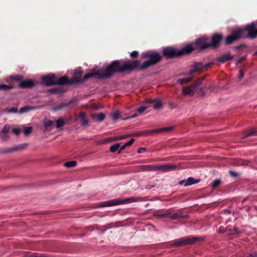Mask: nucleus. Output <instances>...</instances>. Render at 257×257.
Listing matches in <instances>:
<instances>
[{
  "label": "nucleus",
  "instance_id": "obj_36",
  "mask_svg": "<svg viewBox=\"0 0 257 257\" xmlns=\"http://www.w3.org/2000/svg\"><path fill=\"white\" fill-rule=\"evenodd\" d=\"M2 139L4 141H8L10 139V137L8 135H6V134H4V135L2 136Z\"/></svg>",
  "mask_w": 257,
  "mask_h": 257
},
{
  "label": "nucleus",
  "instance_id": "obj_13",
  "mask_svg": "<svg viewBox=\"0 0 257 257\" xmlns=\"http://www.w3.org/2000/svg\"><path fill=\"white\" fill-rule=\"evenodd\" d=\"M91 116L92 118V119L95 121H102L105 118V114H104L103 113H94L91 114Z\"/></svg>",
  "mask_w": 257,
  "mask_h": 257
},
{
  "label": "nucleus",
  "instance_id": "obj_52",
  "mask_svg": "<svg viewBox=\"0 0 257 257\" xmlns=\"http://www.w3.org/2000/svg\"><path fill=\"white\" fill-rule=\"evenodd\" d=\"M256 53L257 54V52H256Z\"/></svg>",
  "mask_w": 257,
  "mask_h": 257
},
{
  "label": "nucleus",
  "instance_id": "obj_47",
  "mask_svg": "<svg viewBox=\"0 0 257 257\" xmlns=\"http://www.w3.org/2000/svg\"><path fill=\"white\" fill-rule=\"evenodd\" d=\"M82 73V70L81 69H78L75 70V73L76 74H80Z\"/></svg>",
  "mask_w": 257,
  "mask_h": 257
},
{
  "label": "nucleus",
  "instance_id": "obj_38",
  "mask_svg": "<svg viewBox=\"0 0 257 257\" xmlns=\"http://www.w3.org/2000/svg\"><path fill=\"white\" fill-rule=\"evenodd\" d=\"M27 146V144H22V145H21L19 146L16 149V150H22V149H23L25 148Z\"/></svg>",
  "mask_w": 257,
  "mask_h": 257
},
{
  "label": "nucleus",
  "instance_id": "obj_1",
  "mask_svg": "<svg viewBox=\"0 0 257 257\" xmlns=\"http://www.w3.org/2000/svg\"><path fill=\"white\" fill-rule=\"evenodd\" d=\"M141 57L144 59L148 58L149 60L144 62L142 65H140L139 61H125L122 66H120L118 61H114L107 67L104 73H102L101 70H93L91 73L86 74L82 81L92 77H96L98 78H109L113 73L116 72L132 71L135 69H144L156 64L161 59V56L159 53L153 51L144 53Z\"/></svg>",
  "mask_w": 257,
  "mask_h": 257
},
{
  "label": "nucleus",
  "instance_id": "obj_32",
  "mask_svg": "<svg viewBox=\"0 0 257 257\" xmlns=\"http://www.w3.org/2000/svg\"><path fill=\"white\" fill-rule=\"evenodd\" d=\"M253 135H257V132L255 131H251V132L247 133L243 138H246Z\"/></svg>",
  "mask_w": 257,
  "mask_h": 257
},
{
  "label": "nucleus",
  "instance_id": "obj_7",
  "mask_svg": "<svg viewBox=\"0 0 257 257\" xmlns=\"http://www.w3.org/2000/svg\"><path fill=\"white\" fill-rule=\"evenodd\" d=\"M201 80H198L196 82L188 87H184L182 89V93L184 95L193 96L195 91L199 88Z\"/></svg>",
  "mask_w": 257,
  "mask_h": 257
},
{
  "label": "nucleus",
  "instance_id": "obj_24",
  "mask_svg": "<svg viewBox=\"0 0 257 257\" xmlns=\"http://www.w3.org/2000/svg\"><path fill=\"white\" fill-rule=\"evenodd\" d=\"M64 125V121L62 118H60L56 120V127L57 128H60L63 126Z\"/></svg>",
  "mask_w": 257,
  "mask_h": 257
},
{
  "label": "nucleus",
  "instance_id": "obj_10",
  "mask_svg": "<svg viewBox=\"0 0 257 257\" xmlns=\"http://www.w3.org/2000/svg\"><path fill=\"white\" fill-rule=\"evenodd\" d=\"M177 168V166L174 165H156V171H160L164 173L174 170Z\"/></svg>",
  "mask_w": 257,
  "mask_h": 257
},
{
  "label": "nucleus",
  "instance_id": "obj_26",
  "mask_svg": "<svg viewBox=\"0 0 257 257\" xmlns=\"http://www.w3.org/2000/svg\"><path fill=\"white\" fill-rule=\"evenodd\" d=\"M10 128H11L10 125L8 124H7L4 126L3 129L2 130L1 133L2 134H6L10 131Z\"/></svg>",
  "mask_w": 257,
  "mask_h": 257
},
{
  "label": "nucleus",
  "instance_id": "obj_42",
  "mask_svg": "<svg viewBox=\"0 0 257 257\" xmlns=\"http://www.w3.org/2000/svg\"><path fill=\"white\" fill-rule=\"evenodd\" d=\"M243 77V73L241 70H240L239 71V74L238 77L239 79H241Z\"/></svg>",
  "mask_w": 257,
  "mask_h": 257
},
{
  "label": "nucleus",
  "instance_id": "obj_16",
  "mask_svg": "<svg viewBox=\"0 0 257 257\" xmlns=\"http://www.w3.org/2000/svg\"><path fill=\"white\" fill-rule=\"evenodd\" d=\"M192 77H193V75L190 74V72H189V74L188 75H187L183 78H179L177 80V82L181 84H185V83L189 82L191 80Z\"/></svg>",
  "mask_w": 257,
  "mask_h": 257
},
{
  "label": "nucleus",
  "instance_id": "obj_45",
  "mask_svg": "<svg viewBox=\"0 0 257 257\" xmlns=\"http://www.w3.org/2000/svg\"><path fill=\"white\" fill-rule=\"evenodd\" d=\"M145 150H146V149L145 148H141L138 149V152L139 153H142V152L145 151Z\"/></svg>",
  "mask_w": 257,
  "mask_h": 257
},
{
  "label": "nucleus",
  "instance_id": "obj_31",
  "mask_svg": "<svg viewBox=\"0 0 257 257\" xmlns=\"http://www.w3.org/2000/svg\"><path fill=\"white\" fill-rule=\"evenodd\" d=\"M11 78L14 80L20 81V82L23 81V76L21 75H16L14 76H12L11 77Z\"/></svg>",
  "mask_w": 257,
  "mask_h": 257
},
{
  "label": "nucleus",
  "instance_id": "obj_39",
  "mask_svg": "<svg viewBox=\"0 0 257 257\" xmlns=\"http://www.w3.org/2000/svg\"><path fill=\"white\" fill-rule=\"evenodd\" d=\"M138 55V52L135 51L131 53V56L132 57H137Z\"/></svg>",
  "mask_w": 257,
  "mask_h": 257
},
{
  "label": "nucleus",
  "instance_id": "obj_15",
  "mask_svg": "<svg viewBox=\"0 0 257 257\" xmlns=\"http://www.w3.org/2000/svg\"><path fill=\"white\" fill-rule=\"evenodd\" d=\"M233 57L231 56L229 53L221 55L217 58V61L220 63H224L227 61L232 60Z\"/></svg>",
  "mask_w": 257,
  "mask_h": 257
},
{
  "label": "nucleus",
  "instance_id": "obj_20",
  "mask_svg": "<svg viewBox=\"0 0 257 257\" xmlns=\"http://www.w3.org/2000/svg\"><path fill=\"white\" fill-rule=\"evenodd\" d=\"M36 108V107L27 105V106L21 107L20 109L19 112L20 113H23L28 112V111L32 110H34Z\"/></svg>",
  "mask_w": 257,
  "mask_h": 257
},
{
  "label": "nucleus",
  "instance_id": "obj_37",
  "mask_svg": "<svg viewBox=\"0 0 257 257\" xmlns=\"http://www.w3.org/2000/svg\"><path fill=\"white\" fill-rule=\"evenodd\" d=\"M81 121L82 124L83 125H86L88 123V120L86 118V117L81 119Z\"/></svg>",
  "mask_w": 257,
  "mask_h": 257
},
{
  "label": "nucleus",
  "instance_id": "obj_35",
  "mask_svg": "<svg viewBox=\"0 0 257 257\" xmlns=\"http://www.w3.org/2000/svg\"><path fill=\"white\" fill-rule=\"evenodd\" d=\"M18 111V109L15 107H12L7 110V112L9 113H16Z\"/></svg>",
  "mask_w": 257,
  "mask_h": 257
},
{
  "label": "nucleus",
  "instance_id": "obj_6",
  "mask_svg": "<svg viewBox=\"0 0 257 257\" xmlns=\"http://www.w3.org/2000/svg\"><path fill=\"white\" fill-rule=\"evenodd\" d=\"M193 47V49H204L210 47L209 43V39L208 37H203L199 38L196 40L195 43L193 44H190Z\"/></svg>",
  "mask_w": 257,
  "mask_h": 257
},
{
  "label": "nucleus",
  "instance_id": "obj_25",
  "mask_svg": "<svg viewBox=\"0 0 257 257\" xmlns=\"http://www.w3.org/2000/svg\"><path fill=\"white\" fill-rule=\"evenodd\" d=\"M119 146H120L119 144H116L114 145L111 146L109 149V150L111 152H112V153L115 152V151H116L118 150Z\"/></svg>",
  "mask_w": 257,
  "mask_h": 257
},
{
  "label": "nucleus",
  "instance_id": "obj_44",
  "mask_svg": "<svg viewBox=\"0 0 257 257\" xmlns=\"http://www.w3.org/2000/svg\"><path fill=\"white\" fill-rule=\"evenodd\" d=\"M126 147H127V145H125V143L124 144H123V145H122L120 147V149L119 151H118V153H120L121 151L124 150Z\"/></svg>",
  "mask_w": 257,
  "mask_h": 257
},
{
  "label": "nucleus",
  "instance_id": "obj_12",
  "mask_svg": "<svg viewBox=\"0 0 257 257\" xmlns=\"http://www.w3.org/2000/svg\"><path fill=\"white\" fill-rule=\"evenodd\" d=\"M221 38L222 37L221 35L218 34L214 35L212 37L211 42H209L210 47L215 48L220 41Z\"/></svg>",
  "mask_w": 257,
  "mask_h": 257
},
{
  "label": "nucleus",
  "instance_id": "obj_17",
  "mask_svg": "<svg viewBox=\"0 0 257 257\" xmlns=\"http://www.w3.org/2000/svg\"><path fill=\"white\" fill-rule=\"evenodd\" d=\"M197 183L194 181V179L192 177H189L186 180H183L179 182L180 185H184L185 186H189Z\"/></svg>",
  "mask_w": 257,
  "mask_h": 257
},
{
  "label": "nucleus",
  "instance_id": "obj_30",
  "mask_svg": "<svg viewBox=\"0 0 257 257\" xmlns=\"http://www.w3.org/2000/svg\"><path fill=\"white\" fill-rule=\"evenodd\" d=\"M32 131V127H26L24 129V134L26 135V136H27L28 135H29L31 133Z\"/></svg>",
  "mask_w": 257,
  "mask_h": 257
},
{
  "label": "nucleus",
  "instance_id": "obj_8",
  "mask_svg": "<svg viewBox=\"0 0 257 257\" xmlns=\"http://www.w3.org/2000/svg\"><path fill=\"white\" fill-rule=\"evenodd\" d=\"M199 240H200V238L198 237H193L192 238H182L174 242L173 245L175 246L184 245L190 243H193Z\"/></svg>",
  "mask_w": 257,
  "mask_h": 257
},
{
  "label": "nucleus",
  "instance_id": "obj_51",
  "mask_svg": "<svg viewBox=\"0 0 257 257\" xmlns=\"http://www.w3.org/2000/svg\"><path fill=\"white\" fill-rule=\"evenodd\" d=\"M229 172H230V173L232 175H233V176L234 175V174H233V172H232L230 171Z\"/></svg>",
  "mask_w": 257,
  "mask_h": 257
},
{
  "label": "nucleus",
  "instance_id": "obj_19",
  "mask_svg": "<svg viewBox=\"0 0 257 257\" xmlns=\"http://www.w3.org/2000/svg\"><path fill=\"white\" fill-rule=\"evenodd\" d=\"M150 103L153 104V106L156 109H158L162 106V103L160 100L150 99L149 100Z\"/></svg>",
  "mask_w": 257,
  "mask_h": 257
},
{
  "label": "nucleus",
  "instance_id": "obj_43",
  "mask_svg": "<svg viewBox=\"0 0 257 257\" xmlns=\"http://www.w3.org/2000/svg\"><path fill=\"white\" fill-rule=\"evenodd\" d=\"M139 113L138 112H136L135 113H134L132 116H130V117H126V119H128V118H135L136 117H137L138 115H139Z\"/></svg>",
  "mask_w": 257,
  "mask_h": 257
},
{
  "label": "nucleus",
  "instance_id": "obj_49",
  "mask_svg": "<svg viewBox=\"0 0 257 257\" xmlns=\"http://www.w3.org/2000/svg\"><path fill=\"white\" fill-rule=\"evenodd\" d=\"M82 81L81 80L78 79V78H77L76 77H74V79H73V81L74 82H79V81Z\"/></svg>",
  "mask_w": 257,
  "mask_h": 257
},
{
  "label": "nucleus",
  "instance_id": "obj_14",
  "mask_svg": "<svg viewBox=\"0 0 257 257\" xmlns=\"http://www.w3.org/2000/svg\"><path fill=\"white\" fill-rule=\"evenodd\" d=\"M140 169L142 171H156V165H141L140 166Z\"/></svg>",
  "mask_w": 257,
  "mask_h": 257
},
{
  "label": "nucleus",
  "instance_id": "obj_50",
  "mask_svg": "<svg viewBox=\"0 0 257 257\" xmlns=\"http://www.w3.org/2000/svg\"><path fill=\"white\" fill-rule=\"evenodd\" d=\"M52 92H56L57 91V89H52L50 90Z\"/></svg>",
  "mask_w": 257,
  "mask_h": 257
},
{
  "label": "nucleus",
  "instance_id": "obj_27",
  "mask_svg": "<svg viewBox=\"0 0 257 257\" xmlns=\"http://www.w3.org/2000/svg\"><path fill=\"white\" fill-rule=\"evenodd\" d=\"M44 125L46 127L50 126L52 124V121L48 119H45L43 121Z\"/></svg>",
  "mask_w": 257,
  "mask_h": 257
},
{
  "label": "nucleus",
  "instance_id": "obj_3",
  "mask_svg": "<svg viewBox=\"0 0 257 257\" xmlns=\"http://www.w3.org/2000/svg\"><path fill=\"white\" fill-rule=\"evenodd\" d=\"M193 47L191 45H187L183 48L181 50H178L171 47H167L164 49L163 53L165 56L172 57L189 53L193 51Z\"/></svg>",
  "mask_w": 257,
  "mask_h": 257
},
{
  "label": "nucleus",
  "instance_id": "obj_5",
  "mask_svg": "<svg viewBox=\"0 0 257 257\" xmlns=\"http://www.w3.org/2000/svg\"><path fill=\"white\" fill-rule=\"evenodd\" d=\"M139 200L138 198L131 197L123 199H114L101 203L100 204V207H107L114 205H117L122 204H127L134 202H137Z\"/></svg>",
  "mask_w": 257,
  "mask_h": 257
},
{
  "label": "nucleus",
  "instance_id": "obj_40",
  "mask_svg": "<svg viewBox=\"0 0 257 257\" xmlns=\"http://www.w3.org/2000/svg\"><path fill=\"white\" fill-rule=\"evenodd\" d=\"M125 138H126V137L125 136H120L115 137L114 138V140H120L124 139Z\"/></svg>",
  "mask_w": 257,
  "mask_h": 257
},
{
  "label": "nucleus",
  "instance_id": "obj_46",
  "mask_svg": "<svg viewBox=\"0 0 257 257\" xmlns=\"http://www.w3.org/2000/svg\"><path fill=\"white\" fill-rule=\"evenodd\" d=\"M79 116H80V119L83 118H85V113L84 112H81L80 113V115H79Z\"/></svg>",
  "mask_w": 257,
  "mask_h": 257
},
{
  "label": "nucleus",
  "instance_id": "obj_28",
  "mask_svg": "<svg viewBox=\"0 0 257 257\" xmlns=\"http://www.w3.org/2000/svg\"><path fill=\"white\" fill-rule=\"evenodd\" d=\"M220 183V181L218 179H216L212 182L211 184V187L212 188H215L219 185Z\"/></svg>",
  "mask_w": 257,
  "mask_h": 257
},
{
  "label": "nucleus",
  "instance_id": "obj_21",
  "mask_svg": "<svg viewBox=\"0 0 257 257\" xmlns=\"http://www.w3.org/2000/svg\"><path fill=\"white\" fill-rule=\"evenodd\" d=\"M171 130H172L171 127H164V128H162L155 129V130L149 131V133H162L163 132L169 131Z\"/></svg>",
  "mask_w": 257,
  "mask_h": 257
},
{
  "label": "nucleus",
  "instance_id": "obj_23",
  "mask_svg": "<svg viewBox=\"0 0 257 257\" xmlns=\"http://www.w3.org/2000/svg\"><path fill=\"white\" fill-rule=\"evenodd\" d=\"M77 162L75 161H70L66 162L64 164V166L67 168H71L75 167L76 165Z\"/></svg>",
  "mask_w": 257,
  "mask_h": 257
},
{
  "label": "nucleus",
  "instance_id": "obj_29",
  "mask_svg": "<svg viewBox=\"0 0 257 257\" xmlns=\"http://www.w3.org/2000/svg\"><path fill=\"white\" fill-rule=\"evenodd\" d=\"M13 88L12 86L10 85H8L6 84H2L0 85V89L1 90H9Z\"/></svg>",
  "mask_w": 257,
  "mask_h": 257
},
{
  "label": "nucleus",
  "instance_id": "obj_22",
  "mask_svg": "<svg viewBox=\"0 0 257 257\" xmlns=\"http://www.w3.org/2000/svg\"><path fill=\"white\" fill-rule=\"evenodd\" d=\"M111 116H112L113 120H114L115 121H117L118 119H121L122 120H126V118H122L121 117V116L120 115V113L118 111H116L114 112L111 115Z\"/></svg>",
  "mask_w": 257,
  "mask_h": 257
},
{
  "label": "nucleus",
  "instance_id": "obj_41",
  "mask_svg": "<svg viewBox=\"0 0 257 257\" xmlns=\"http://www.w3.org/2000/svg\"><path fill=\"white\" fill-rule=\"evenodd\" d=\"M134 141L135 140L134 139H131L130 141L125 143V145H127V146H130L133 144Z\"/></svg>",
  "mask_w": 257,
  "mask_h": 257
},
{
  "label": "nucleus",
  "instance_id": "obj_9",
  "mask_svg": "<svg viewBox=\"0 0 257 257\" xmlns=\"http://www.w3.org/2000/svg\"><path fill=\"white\" fill-rule=\"evenodd\" d=\"M210 65V63L203 64L201 62L196 63L193 66L192 69L190 70V74H192L195 72H199L204 71Z\"/></svg>",
  "mask_w": 257,
  "mask_h": 257
},
{
  "label": "nucleus",
  "instance_id": "obj_4",
  "mask_svg": "<svg viewBox=\"0 0 257 257\" xmlns=\"http://www.w3.org/2000/svg\"><path fill=\"white\" fill-rule=\"evenodd\" d=\"M42 81L44 84L47 86H51L55 84H64L68 83L67 78L65 77H61L57 78L54 74H49L42 77Z\"/></svg>",
  "mask_w": 257,
  "mask_h": 257
},
{
  "label": "nucleus",
  "instance_id": "obj_48",
  "mask_svg": "<svg viewBox=\"0 0 257 257\" xmlns=\"http://www.w3.org/2000/svg\"><path fill=\"white\" fill-rule=\"evenodd\" d=\"M247 257H257V254L256 253L250 254Z\"/></svg>",
  "mask_w": 257,
  "mask_h": 257
},
{
  "label": "nucleus",
  "instance_id": "obj_34",
  "mask_svg": "<svg viewBox=\"0 0 257 257\" xmlns=\"http://www.w3.org/2000/svg\"><path fill=\"white\" fill-rule=\"evenodd\" d=\"M12 132L16 135L18 136L20 135V134L21 133V130L18 128H14L12 130Z\"/></svg>",
  "mask_w": 257,
  "mask_h": 257
},
{
  "label": "nucleus",
  "instance_id": "obj_2",
  "mask_svg": "<svg viewBox=\"0 0 257 257\" xmlns=\"http://www.w3.org/2000/svg\"><path fill=\"white\" fill-rule=\"evenodd\" d=\"M247 31V37L253 39L257 37V24L251 23L243 28H239L234 30L232 34L225 39L226 44H230L236 40L244 36V33Z\"/></svg>",
  "mask_w": 257,
  "mask_h": 257
},
{
  "label": "nucleus",
  "instance_id": "obj_18",
  "mask_svg": "<svg viewBox=\"0 0 257 257\" xmlns=\"http://www.w3.org/2000/svg\"><path fill=\"white\" fill-rule=\"evenodd\" d=\"M160 216H161V217H168L170 218H171V219H177V218H179L180 217L179 215L177 214V213H170V212H169V213H165V214H162L160 215Z\"/></svg>",
  "mask_w": 257,
  "mask_h": 257
},
{
  "label": "nucleus",
  "instance_id": "obj_11",
  "mask_svg": "<svg viewBox=\"0 0 257 257\" xmlns=\"http://www.w3.org/2000/svg\"><path fill=\"white\" fill-rule=\"evenodd\" d=\"M35 82L32 79L23 80L20 83V87L21 88H31L35 85Z\"/></svg>",
  "mask_w": 257,
  "mask_h": 257
},
{
  "label": "nucleus",
  "instance_id": "obj_33",
  "mask_svg": "<svg viewBox=\"0 0 257 257\" xmlns=\"http://www.w3.org/2000/svg\"><path fill=\"white\" fill-rule=\"evenodd\" d=\"M147 108H148V106H141L138 109L137 112L139 114L142 113Z\"/></svg>",
  "mask_w": 257,
  "mask_h": 257
}]
</instances>
